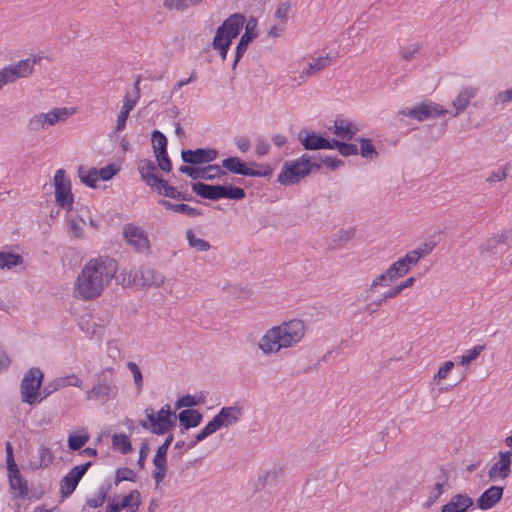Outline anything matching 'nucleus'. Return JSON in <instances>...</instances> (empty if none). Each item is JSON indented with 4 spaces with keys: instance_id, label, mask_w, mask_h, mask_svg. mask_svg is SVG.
Instances as JSON below:
<instances>
[{
    "instance_id": "f257e3e1",
    "label": "nucleus",
    "mask_w": 512,
    "mask_h": 512,
    "mask_svg": "<svg viewBox=\"0 0 512 512\" xmlns=\"http://www.w3.org/2000/svg\"><path fill=\"white\" fill-rule=\"evenodd\" d=\"M117 270V262L112 258L90 259L74 281L72 291L74 298L83 301L98 298L115 277Z\"/></svg>"
},
{
    "instance_id": "f03ea898",
    "label": "nucleus",
    "mask_w": 512,
    "mask_h": 512,
    "mask_svg": "<svg viewBox=\"0 0 512 512\" xmlns=\"http://www.w3.org/2000/svg\"><path fill=\"white\" fill-rule=\"evenodd\" d=\"M306 325L300 319L283 321L274 325L260 337L257 346L265 356L277 355L298 345L304 338Z\"/></svg>"
},
{
    "instance_id": "7ed1b4c3",
    "label": "nucleus",
    "mask_w": 512,
    "mask_h": 512,
    "mask_svg": "<svg viewBox=\"0 0 512 512\" xmlns=\"http://www.w3.org/2000/svg\"><path fill=\"white\" fill-rule=\"evenodd\" d=\"M321 163L317 158L308 154L286 161L277 177V181L282 185H291L298 183L301 179L308 176L314 168L319 169Z\"/></svg>"
},
{
    "instance_id": "20e7f679",
    "label": "nucleus",
    "mask_w": 512,
    "mask_h": 512,
    "mask_svg": "<svg viewBox=\"0 0 512 512\" xmlns=\"http://www.w3.org/2000/svg\"><path fill=\"white\" fill-rule=\"evenodd\" d=\"M244 23L245 17L240 13H235L217 28L212 47L219 51L222 60L226 59L232 40L239 35Z\"/></svg>"
},
{
    "instance_id": "39448f33",
    "label": "nucleus",
    "mask_w": 512,
    "mask_h": 512,
    "mask_svg": "<svg viewBox=\"0 0 512 512\" xmlns=\"http://www.w3.org/2000/svg\"><path fill=\"white\" fill-rule=\"evenodd\" d=\"M119 283L123 287H136L139 289L158 288L165 283V277L151 267L141 266L122 273L119 276Z\"/></svg>"
},
{
    "instance_id": "423d86ee",
    "label": "nucleus",
    "mask_w": 512,
    "mask_h": 512,
    "mask_svg": "<svg viewBox=\"0 0 512 512\" xmlns=\"http://www.w3.org/2000/svg\"><path fill=\"white\" fill-rule=\"evenodd\" d=\"M176 421L177 415L172 412L170 405L166 404L158 411L147 407L145 419L140 421V426L155 435H164L175 427Z\"/></svg>"
},
{
    "instance_id": "0eeeda50",
    "label": "nucleus",
    "mask_w": 512,
    "mask_h": 512,
    "mask_svg": "<svg viewBox=\"0 0 512 512\" xmlns=\"http://www.w3.org/2000/svg\"><path fill=\"white\" fill-rule=\"evenodd\" d=\"M113 367H107L97 374V382L86 392V399L89 401L107 402L116 397L118 387L114 381Z\"/></svg>"
},
{
    "instance_id": "6e6552de",
    "label": "nucleus",
    "mask_w": 512,
    "mask_h": 512,
    "mask_svg": "<svg viewBox=\"0 0 512 512\" xmlns=\"http://www.w3.org/2000/svg\"><path fill=\"white\" fill-rule=\"evenodd\" d=\"M41 59L40 56H31L19 60L14 64L0 69V91L6 86L15 83L18 79L28 78L34 71V66Z\"/></svg>"
},
{
    "instance_id": "1a4fd4ad",
    "label": "nucleus",
    "mask_w": 512,
    "mask_h": 512,
    "mask_svg": "<svg viewBox=\"0 0 512 512\" xmlns=\"http://www.w3.org/2000/svg\"><path fill=\"white\" fill-rule=\"evenodd\" d=\"M446 113H448V110L430 100L423 101L411 108H403L399 111L400 115L416 119L418 121L437 118L441 115H445Z\"/></svg>"
},
{
    "instance_id": "9d476101",
    "label": "nucleus",
    "mask_w": 512,
    "mask_h": 512,
    "mask_svg": "<svg viewBox=\"0 0 512 512\" xmlns=\"http://www.w3.org/2000/svg\"><path fill=\"white\" fill-rule=\"evenodd\" d=\"M43 373L38 368H30L21 381V398L27 404L37 401L38 391L42 385Z\"/></svg>"
},
{
    "instance_id": "9b49d317",
    "label": "nucleus",
    "mask_w": 512,
    "mask_h": 512,
    "mask_svg": "<svg viewBox=\"0 0 512 512\" xmlns=\"http://www.w3.org/2000/svg\"><path fill=\"white\" fill-rule=\"evenodd\" d=\"M257 169L251 168L247 163L242 162L238 157H229L222 161V167L231 173L249 177H267L270 176L272 169L269 165H257Z\"/></svg>"
},
{
    "instance_id": "f8f14e48",
    "label": "nucleus",
    "mask_w": 512,
    "mask_h": 512,
    "mask_svg": "<svg viewBox=\"0 0 512 512\" xmlns=\"http://www.w3.org/2000/svg\"><path fill=\"white\" fill-rule=\"evenodd\" d=\"M55 201L58 206L66 211L73 208V194L70 179L63 169H58L54 175Z\"/></svg>"
},
{
    "instance_id": "ddd939ff",
    "label": "nucleus",
    "mask_w": 512,
    "mask_h": 512,
    "mask_svg": "<svg viewBox=\"0 0 512 512\" xmlns=\"http://www.w3.org/2000/svg\"><path fill=\"white\" fill-rule=\"evenodd\" d=\"M123 237L127 243L136 251L145 253L150 250V243L145 231L132 223L125 224L123 227Z\"/></svg>"
},
{
    "instance_id": "4468645a",
    "label": "nucleus",
    "mask_w": 512,
    "mask_h": 512,
    "mask_svg": "<svg viewBox=\"0 0 512 512\" xmlns=\"http://www.w3.org/2000/svg\"><path fill=\"white\" fill-rule=\"evenodd\" d=\"M242 414L243 408L238 404L223 407L208 423L216 432L220 428L236 424L241 419Z\"/></svg>"
},
{
    "instance_id": "2eb2a0df",
    "label": "nucleus",
    "mask_w": 512,
    "mask_h": 512,
    "mask_svg": "<svg viewBox=\"0 0 512 512\" xmlns=\"http://www.w3.org/2000/svg\"><path fill=\"white\" fill-rule=\"evenodd\" d=\"M179 172L191 177L194 180H213L214 178H220L226 175L225 170H223L219 165L216 164L208 165L206 167H193L188 165H182L179 167Z\"/></svg>"
},
{
    "instance_id": "dca6fc26",
    "label": "nucleus",
    "mask_w": 512,
    "mask_h": 512,
    "mask_svg": "<svg viewBox=\"0 0 512 512\" xmlns=\"http://www.w3.org/2000/svg\"><path fill=\"white\" fill-rule=\"evenodd\" d=\"M91 462L73 467L60 482V493L63 498L70 496L76 489L79 481L85 475Z\"/></svg>"
},
{
    "instance_id": "f3484780",
    "label": "nucleus",
    "mask_w": 512,
    "mask_h": 512,
    "mask_svg": "<svg viewBox=\"0 0 512 512\" xmlns=\"http://www.w3.org/2000/svg\"><path fill=\"white\" fill-rule=\"evenodd\" d=\"M218 156V152L213 148H198L196 150H183L181 158L185 163L190 165H199L210 163Z\"/></svg>"
},
{
    "instance_id": "a211bd4d",
    "label": "nucleus",
    "mask_w": 512,
    "mask_h": 512,
    "mask_svg": "<svg viewBox=\"0 0 512 512\" xmlns=\"http://www.w3.org/2000/svg\"><path fill=\"white\" fill-rule=\"evenodd\" d=\"M512 452H499V460L495 462L488 471V476L492 481L505 479L511 472Z\"/></svg>"
},
{
    "instance_id": "6ab92c4d",
    "label": "nucleus",
    "mask_w": 512,
    "mask_h": 512,
    "mask_svg": "<svg viewBox=\"0 0 512 512\" xmlns=\"http://www.w3.org/2000/svg\"><path fill=\"white\" fill-rule=\"evenodd\" d=\"M257 27V21L255 18L251 17L245 26V32L241 36L237 46H236V53H235V60L233 63V69L236 67L237 63L245 53L248 45L252 42L254 38L257 37V33L255 32Z\"/></svg>"
},
{
    "instance_id": "aec40b11",
    "label": "nucleus",
    "mask_w": 512,
    "mask_h": 512,
    "mask_svg": "<svg viewBox=\"0 0 512 512\" xmlns=\"http://www.w3.org/2000/svg\"><path fill=\"white\" fill-rule=\"evenodd\" d=\"M330 64V57L329 56H321L317 58H313L306 67H304L301 72L299 73V76L295 78V80L298 82V84H302L306 82L310 77H312L314 74L320 72Z\"/></svg>"
},
{
    "instance_id": "412c9836",
    "label": "nucleus",
    "mask_w": 512,
    "mask_h": 512,
    "mask_svg": "<svg viewBox=\"0 0 512 512\" xmlns=\"http://www.w3.org/2000/svg\"><path fill=\"white\" fill-rule=\"evenodd\" d=\"M400 276L396 272L395 268L391 264L384 272L376 276L369 288L367 289V295L365 299H368L370 297V293L373 292L378 287H389L392 283H394L396 280H398Z\"/></svg>"
},
{
    "instance_id": "4be33fe9",
    "label": "nucleus",
    "mask_w": 512,
    "mask_h": 512,
    "mask_svg": "<svg viewBox=\"0 0 512 512\" xmlns=\"http://www.w3.org/2000/svg\"><path fill=\"white\" fill-rule=\"evenodd\" d=\"M138 172L142 180L151 188H154V185H157L160 177L156 174L157 166L156 164L149 159H141L137 165Z\"/></svg>"
},
{
    "instance_id": "5701e85b",
    "label": "nucleus",
    "mask_w": 512,
    "mask_h": 512,
    "mask_svg": "<svg viewBox=\"0 0 512 512\" xmlns=\"http://www.w3.org/2000/svg\"><path fill=\"white\" fill-rule=\"evenodd\" d=\"M503 488L500 486H491L484 491L477 499V506L481 510H488L494 507L502 498Z\"/></svg>"
},
{
    "instance_id": "b1692460",
    "label": "nucleus",
    "mask_w": 512,
    "mask_h": 512,
    "mask_svg": "<svg viewBox=\"0 0 512 512\" xmlns=\"http://www.w3.org/2000/svg\"><path fill=\"white\" fill-rule=\"evenodd\" d=\"M477 93L478 89L476 87L462 88L452 102V106L454 108L453 117H457L461 112H463Z\"/></svg>"
},
{
    "instance_id": "393cba45",
    "label": "nucleus",
    "mask_w": 512,
    "mask_h": 512,
    "mask_svg": "<svg viewBox=\"0 0 512 512\" xmlns=\"http://www.w3.org/2000/svg\"><path fill=\"white\" fill-rule=\"evenodd\" d=\"M299 139L306 150L333 149L332 141L314 132H306V135L304 137L300 135Z\"/></svg>"
},
{
    "instance_id": "a878e982",
    "label": "nucleus",
    "mask_w": 512,
    "mask_h": 512,
    "mask_svg": "<svg viewBox=\"0 0 512 512\" xmlns=\"http://www.w3.org/2000/svg\"><path fill=\"white\" fill-rule=\"evenodd\" d=\"M358 130L355 123L344 118L337 117L334 121L333 133L343 140H351Z\"/></svg>"
},
{
    "instance_id": "bb28decb",
    "label": "nucleus",
    "mask_w": 512,
    "mask_h": 512,
    "mask_svg": "<svg viewBox=\"0 0 512 512\" xmlns=\"http://www.w3.org/2000/svg\"><path fill=\"white\" fill-rule=\"evenodd\" d=\"M420 260V255L417 251H409L404 257L400 258L396 262L392 263L398 275L401 277L405 276L413 266H415Z\"/></svg>"
},
{
    "instance_id": "cd10ccee",
    "label": "nucleus",
    "mask_w": 512,
    "mask_h": 512,
    "mask_svg": "<svg viewBox=\"0 0 512 512\" xmlns=\"http://www.w3.org/2000/svg\"><path fill=\"white\" fill-rule=\"evenodd\" d=\"M10 488L17 492V498H24L28 495L27 482L22 478L18 467L8 469Z\"/></svg>"
},
{
    "instance_id": "c85d7f7f",
    "label": "nucleus",
    "mask_w": 512,
    "mask_h": 512,
    "mask_svg": "<svg viewBox=\"0 0 512 512\" xmlns=\"http://www.w3.org/2000/svg\"><path fill=\"white\" fill-rule=\"evenodd\" d=\"M192 191L204 199L219 200L221 199V185H209L203 182L192 184Z\"/></svg>"
},
{
    "instance_id": "c756f323",
    "label": "nucleus",
    "mask_w": 512,
    "mask_h": 512,
    "mask_svg": "<svg viewBox=\"0 0 512 512\" xmlns=\"http://www.w3.org/2000/svg\"><path fill=\"white\" fill-rule=\"evenodd\" d=\"M473 505V500L466 496L457 494L451 497L449 502L442 507L441 512H466Z\"/></svg>"
},
{
    "instance_id": "7c9ffc66",
    "label": "nucleus",
    "mask_w": 512,
    "mask_h": 512,
    "mask_svg": "<svg viewBox=\"0 0 512 512\" xmlns=\"http://www.w3.org/2000/svg\"><path fill=\"white\" fill-rule=\"evenodd\" d=\"M177 419H179L180 425L186 431L190 428L197 427L201 423L202 414L194 409H186L179 413Z\"/></svg>"
},
{
    "instance_id": "2f4dec72",
    "label": "nucleus",
    "mask_w": 512,
    "mask_h": 512,
    "mask_svg": "<svg viewBox=\"0 0 512 512\" xmlns=\"http://www.w3.org/2000/svg\"><path fill=\"white\" fill-rule=\"evenodd\" d=\"M158 204L164 207L167 210L174 211L176 213L185 214L189 217H197L201 215V211L195 207H191L187 204H173L168 200L160 199L158 200Z\"/></svg>"
},
{
    "instance_id": "473e14b6",
    "label": "nucleus",
    "mask_w": 512,
    "mask_h": 512,
    "mask_svg": "<svg viewBox=\"0 0 512 512\" xmlns=\"http://www.w3.org/2000/svg\"><path fill=\"white\" fill-rule=\"evenodd\" d=\"M203 0H163V6L168 10L185 11L201 5Z\"/></svg>"
},
{
    "instance_id": "72a5a7b5",
    "label": "nucleus",
    "mask_w": 512,
    "mask_h": 512,
    "mask_svg": "<svg viewBox=\"0 0 512 512\" xmlns=\"http://www.w3.org/2000/svg\"><path fill=\"white\" fill-rule=\"evenodd\" d=\"M154 470L152 477L158 486L166 477L167 474V457L155 455L153 459Z\"/></svg>"
},
{
    "instance_id": "f704fd0d",
    "label": "nucleus",
    "mask_w": 512,
    "mask_h": 512,
    "mask_svg": "<svg viewBox=\"0 0 512 512\" xmlns=\"http://www.w3.org/2000/svg\"><path fill=\"white\" fill-rule=\"evenodd\" d=\"M122 509H128L129 512H137L141 505V495L138 490H132L119 501Z\"/></svg>"
},
{
    "instance_id": "c9c22d12",
    "label": "nucleus",
    "mask_w": 512,
    "mask_h": 512,
    "mask_svg": "<svg viewBox=\"0 0 512 512\" xmlns=\"http://www.w3.org/2000/svg\"><path fill=\"white\" fill-rule=\"evenodd\" d=\"M89 438V434L84 429L79 430L77 433H70L67 439L68 447L73 451L80 450L86 445Z\"/></svg>"
},
{
    "instance_id": "e433bc0d",
    "label": "nucleus",
    "mask_w": 512,
    "mask_h": 512,
    "mask_svg": "<svg viewBox=\"0 0 512 512\" xmlns=\"http://www.w3.org/2000/svg\"><path fill=\"white\" fill-rule=\"evenodd\" d=\"M46 114L48 127L54 126L55 124L65 121L69 116L72 115V112L69 111L68 108H54L48 111Z\"/></svg>"
},
{
    "instance_id": "4c0bfd02",
    "label": "nucleus",
    "mask_w": 512,
    "mask_h": 512,
    "mask_svg": "<svg viewBox=\"0 0 512 512\" xmlns=\"http://www.w3.org/2000/svg\"><path fill=\"white\" fill-rule=\"evenodd\" d=\"M23 263V257L12 252H0V269H12Z\"/></svg>"
},
{
    "instance_id": "58836bf2",
    "label": "nucleus",
    "mask_w": 512,
    "mask_h": 512,
    "mask_svg": "<svg viewBox=\"0 0 512 512\" xmlns=\"http://www.w3.org/2000/svg\"><path fill=\"white\" fill-rule=\"evenodd\" d=\"M53 385H54V390L62 389V388L68 387V386L82 388L83 381L79 376H77L75 374H71V375H67V376L59 377V378L55 379Z\"/></svg>"
},
{
    "instance_id": "ea45409f",
    "label": "nucleus",
    "mask_w": 512,
    "mask_h": 512,
    "mask_svg": "<svg viewBox=\"0 0 512 512\" xmlns=\"http://www.w3.org/2000/svg\"><path fill=\"white\" fill-rule=\"evenodd\" d=\"M47 128H49L47 118L46 114L43 112L34 114L27 122V129L30 132H39Z\"/></svg>"
},
{
    "instance_id": "a19ab883",
    "label": "nucleus",
    "mask_w": 512,
    "mask_h": 512,
    "mask_svg": "<svg viewBox=\"0 0 512 512\" xmlns=\"http://www.w3.org/2000/svg\"><path fill=\"white\" fill-rule=\"evenodd\" d=\"M186 239L188 241L189 246L199 252H206L210 249L209 242L202 238L197 237L192 229H188L186 231Z\"/></svg>"
},
{
    "instance_id": "79ce46f5",
    "label": "nucleus",
    "mask_w": 512,
    "mask_h": 512,
    "mask_svg": "<svg viewBox=\"0 0 512 512\" xmlns=\"http://www.w3.org/2000/svg\"><path fill=\"white\" fill-rule=\"evenodd\" d=\"M78 174L81 179V182H83L85 185L92 188H95L97 186L99 178L96 168L85 169L84 167H79Z\"/></svg>"
},
{
    "instance_id": "37998d69",
    "label": "nucleus",
    "mask_w": 512,
    "mask_h": 512,
    "mask_svg": "<svg viewBox=\"0 0 512 512\" xmlns=\"http://www.w3.org/2000/svg\"><path fill=\"white\" fill-rule=\"evenodd\" d=\"M355 236L354 227L340 228L333 234V242L337 246H342L352 240Z\"/></svg>"
},
{
    "instance_id": "c03bdc74",
    "label": "nucleus",
    "mask_w": 512,
    "mask_h": 512,
    "mask_svg": "<svg viewBox=\"0 0 512 512\" xmlns=\"http://www.w3.org/2000/svg\"><path fill=\"white\" fill-rule=\"evenodd\" d=\"M153 189L165 197L175 199L180 196V191H178L176 187L169 185L168 182L162 178L158 180L157 185H154Z\"/></svg>"
},
{
    "instance_id": "a18cd8bd",
    "label": "nucleus",
    "mask_w": 512,
    "mask_h": 512,
    "mask_svg": "<svg viewBox=\"0 0 512 512\" xmlns=\"http://www.w3.org/2000/svg\"><path fill=\"white\" fill-rule=\"evenodd\" d=\"M139 83L140 79L138 78L134 85L136 90L135 98H131L129 94H126L123 98V104L120 111L124 112L127 115H129V113L135 108L137 101L140 97Z\"/></svg>"
},
{
    "instance_id": "49530a36",
    "label": "nucleus",
    "mask_w": 512,
    "mask_h": 512,
    "mask_svg": "<svg viewBox=\"0 0 512 512\" xmlns=\"http://www.w3.org/2000/svg\"><path fill=\"white\" fill-rule=\"evenodd\" d=\"M109 492V486L101 485L93 497L87 499L86 503L91 508H97L103 505Z\"/></svg>"
},
{
    "instance_id": "de8ad7c7",
    "label": "nucleus",
    "mask_w": 512,
    "mask_h": 512,
    "mask_svg": "<svg viewBox=\"0 0 512 512\" xmlns=\"http://www.w3.org/2000/svg\"><path fill=\"white\" fill-rule=\"evenodd\" d=\"M221 198L242 200L245 198V191L240 187L221 185Z\"/></svg>"
},
{
    "instance_id": "09e8293b",
    "label": "nucleus",
    "mask_w": 512,
    "mask_h": 512,
    "mask_svg": "<svg viewBox=\"0 0 512 512\" xmlns=\"http://www.w3.org/2000/svg\"><path fill=\"white\" fill-rule=\"evenodd\" d=\"M112 444L118 448L123 454L128 453L131 450V442L125 434H115L112 436Z\"/></svg>"
},
{
    "instance_id": "8fccbe9b",
    "label": "nucleus",
    "mask_w": 512,
    "mask_h": 512,
    "mask_svg": "<svg viewBox=\"0 0 512 512\" xmlns=\"http://www.w3.org/2000/svg\"><path fill=\"white\" fill-rule=\"evenodd\" d=\"M333 149L336 148L342 156H351L358 153V148L355 144L344 143L338 140H332Z\"/></svg>"
},
{
    "instance_id": "3c124183",
    "label": "nucleus",
    "mask_w": 512,
    "mask_h": 512,
    "mask_svg": "<svg viewBox=\"0 0 512 512\" xmlns=\"http://www.w3.org/2000/svg\"><path fill=\"white\" fill-rule=\"evenodd\" d=\"M152 143L154 154L167 151V138L160 131L155 130L152 133Z\"/></svg>"
},
{
    "instance_id": "603ef678",
    "label": "nucleus",
    "mask_w": 512,
    "mask_h": 512,
    "mask_svg": "<svg viewBox=\"0 0 512 512\" xmlns=\"http://www.w3.org/2000/svg\"><path fill=\"white\" fill-rule=\"evenodd\" d=\"M500 243L501 239L499 237H490L480 245L479 251L481 254L493 255L496 253L497 247Z\"/></svg>"
},
{
    "instance_id": "864d4df0",
    "label": "nucleus",
    "mask_w": 512,
    "mask_h": 512,
    "mask_svg": "<svg viewBox=\"0 0 512 512\" xmlns=\"http://www.w3.org/2000/svg\"><path fill=\"white\" fill-rule=\"evenodd\" d=\"M127 368L130 370V372L133 375V380L135 384V388L137 393H140L143 389V376L141 373L140 368L135 362L129 361L127 363Z\"/></svg>"
},
{
    "instance_id": "5fc2aeb1",
    "label": "nucleus",
    "mask_w": 512,
    "mask_h": 512,
    "mask_svg": "<svg viewBox=\"0 0 512 512\" xmlns=\"http://www.w3.org/2000/svg\"><path fill=\"white\" fill-rule=\"evenodd\" d=\"M360 154L363 158L374 159L378 153L369 139H360Z\"/></svg>"
},
{
    "instance_id": "6e6d98bb",
    "label": "nucleus",
    "mask_w": 512,
    "mask_h": 512,
    "mask_svg": "<svg viewBox=\"0 0 512 512\" xmlns=\"http://www.w3.org/2000/svg\"><path fill=\"white\" fill-rule=\"evenodd\" d=\"M85 221L81 218H72L69 221V234L74 238L80 239L83 237V226Z\"/></svg>"
},
{
    "instance_id": "4d7b16f0",
    "label": "nucleus",
    "mask_w": 512,
    "mask_h": 512,
    "mask_svg": "<svg viewBox=\"0 0 512 512\" xmlns=\"http://www.w3.org/2000/svg\"><path fill=\"white\" fill-rule=\"evenodd\" d=\"M454 368V362L453 361H445L437 370V372L433 376L434 383L438 384L440 381L445 380L449 373Z\"/></svg>"
},
{
    "instance_id": "13d9d810",
    "label": "nucleus",
    "mask_w": 512,
    "mask_h": 512,
    "mask_svg": "<svg viewBox=\"0 0 512 512\" xmlns=\"http://www.w3.org/2000/svg\"><path fill=\"white\" fill-rule=\"evenodd\" d=\"M483 349V345H476L472 349L468 350L465 354L461 356L460 364L462 366L469 365L471 361L475 360L479 356Z\"/></svg>"
},
{
    "instance_id": "bf43d9fd",
    "label": "nucleus",
    "mask_w": 512,
    "mask_h": 512,
    "mask_svg": "<svg viewBox=\"0 0 512 512\" xmlns=\"http://www.w3.org/2000/svg\"><path fill=\"white\" fill-rule=\"evenodd\" d=\"M122 481H136L135 472L127 467L120 468L116 471L115 484L118 485Z\"/></svg>"
},
{
    "instance_id": "052dcab7",
    "label": "nucleus",
    "mask_w": 512,
    "mask_h": 512,
    "mask_svg": "<svg viewBox=\"0 0 512 512\" xmlns=\"http://www.w3.org/2000/svg\"><path fill=\"white\" fill-rule=\"evenodd\" d=\"M419 49H420V46L417 43L403 46L400 49V55L404 60L410 61L418 53Z\"/></svg>"
},
{
    "instance_id": "680f3d73",
    "label": "nucleus",
    "mask_w": 512,
    "mask_h": 512,
    "mask_svg": "<svg viewBox=\"0 0 512 512\" xmlns=\"http://www.w3.org/2000/svg\"><path fill=\"white\" fill-rule=\"evenodd\" d=\"M118 171H119V169L115 165L109 164V165L97 170V174H98L99 180L108 181L114 175H116Z\"/></svg>"
},
{
    "instance_id": "e2e57ef3",
    "label": "nucleus",
    "mask_w": 512,
    "mask_h": 512,
    "mask_svg": "<svg viewBox=\"0 0 512 512\" xmlns=\"http://www.w3.org/2000/svg\"><path fill=\"white\" fill-rule=\"evenodd\" d=\"M215 431L212 429V427L207 423V425L199 432L197 433L194 438L190 441L188 444V448H193L197 443L203 441L205 438L213 434Z\"/></svg>"
},
{
    "instance_id": "0e129e2a",
    "label": "nucleus",
    "mask_w": 512,
    "mask_h": 512,
    "mask_svg": "<svg viewBox=\"0 0 512 512\" xmlns=\"http://www.w3.org/2000/svg\"><path fill=\"white\" fill-rule=\"evenodd\" d=\"M510 102H512V87L498 92L493 98V104L495 106L507 104Z\"/></svg>"
},
{
    "instance_id": "69168bd1",
    "label": "nucleus",
    "mask_w": 512,
    "mask_h": 512,
    "mask_svg": "<svg viewBox=\"0 0 512 512\" xmlns=\"http://www.w3.org/2000/svg\"><path fill=\"white\" fill-rule=\"evenodd\" d=\"M155 157L157 159V162H158V167L165 171V172H170L171 169H172V163L168 157V154H167V151L165 152H159V153H155Z\"/></svg>"
},
{
    "instance_id": "338daca9",
    "label": "nucleus",
    "mask_w": 512,
    "mask_h": 512,
    "mask_svg": "<svg viewBox=\"0 0 512 512\" xmlns=\"http://www.w3.org/2000/svg\"><path fill=\"white\" fill-rule=\"evenodd\" d=\"M270 151V143L269 141L264 137H257L256 138V146H255V152L258 156H264L267 155Z\"/></svg>"
},
{
    "instance_id": "774afa93",
    "label": "nucleus",
    "mask_w": 512,
    "mask_h": 512,
    "mask_svg": "<svg viewBox=\"0 0 512 512\" xmlns=\"http://www.w3.org/2000/svg\"><path fill=\"white\" fill-rule=\"evenodd\" d=\"M509 170H510V165L507 164L503 167V169H498L496 171H493L487 178V182L493 183V182L503 181L504 179H506Z\"/></svg>"
}]
</instances>
